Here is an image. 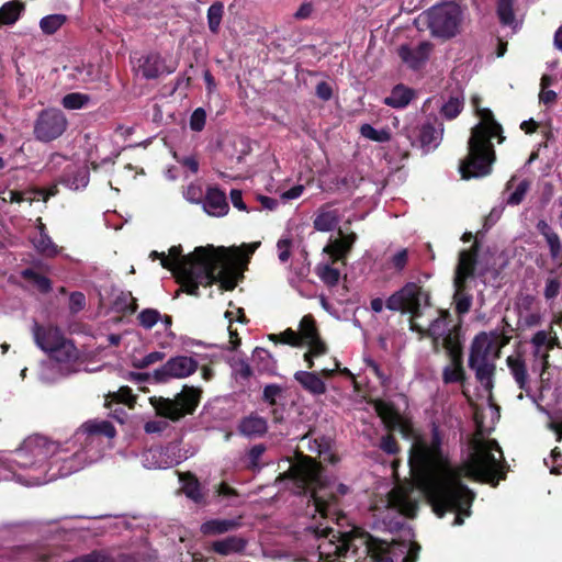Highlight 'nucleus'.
<instances>
[{"mask_svg": "<svg viewBox=\"0 0 562 562\" xmlns=\"http://www.w3.org/2000/svg\"><path fill=\"white\" fill-rule=\"evenodd\" d=\"M374 409L389 429L412 440L408 463L414 482L438 517L447 512L454 513L452 525L458 526L463 524V517L470 516L475 495L461 483V477L491 483L493 486L503 479V452L495 440L483 438L485 432L493 429L494 418L499 417L497 407L488 405L485 409L474 412L477 435L472 440L468 459L458 468L451 467L447 445L437 426L419 434L411 420L402 416L392 404L378 401Z\"/></svg>", "mask_w": 562, "mask_h": 562, "instance_id": "f257e3e1", "label": "nucleus"}, {"mask_svg": "<svg viewBox=\"0 0 562 562\" xmlns=\"http://www.w3.org/2000/svg\"><path fill=\"white\" fill-rule=\"evenodd\" d=\"M181 252V246H172L168 256L151 251L150 258H159L161 266L173 272L188 294L198 295L200 285L206 286L214 282H218L224 290L235 288L234 262L224 247L207 245L196 247L187 256Z\"/></svg>", "mask_w": 562, "mask_h": 562, "instance_id": "f03ea898", "label": "nucleus"}, {"mask_svg": "<svg viewBox=\"0 0 562 562\" xmlns=\"http://www.w3.org/2000/svg\"><path fill=\"white\" fill-rule=\"evenodd\" d=\"M58 445L43 436H31L22 447L15 450L9 459L0 460V480L14 479L25 486H38L57 479L60 471L52 472L50 458L54 463L60 456Z\"/></svg>", "mask_w": 562, "mask_h": 562, "instance_id": "7ed1b4c3", "label": "nucleus"}, {"mask_svg": "<svg viewBox=\"0 0 562 562\" xmlns=\"http://www.w3.org/2000/svg\"><path fill=\"white\" fill-rule=\"evenodd\" d=\"M315 538L319 540L318 562H334L335 557H346L349 552L361 558H370L372 562H393L395 548L358 528L350 532L334 530L328 526H310Z\"/></svg>", "mask_w": 562, "mask_h": 562, "instance_id": "20e7f679", "label": "nucleus"}, {"mask_svg": "<svg viewBox=\"0 0 562 562\" xmlns=\"http://www.w3.org/2000/svg\"><path fill=\"white\" fill-rule=\"evenodd\" d=\"M279 480L290 481L291 490L294 493L308 490L313 512L319 514L322 518L336 519L339 524L341 516L337 509L336 492L344 495L347 493V487L344 484L324 480L319 465L312 459L304 458L296 463H291L288 471L279 476Z\"/></svg>", "mask_w": 562, "mask_h": 562, "instance_id": "39448f33", "label": "nucleus"}, {"mask_svg": "<svg viewBox=\"0 0 562 562\" xmlns=\"http://www.w3.org/2000/svg\"><path fill=\"white\" fill-rule=\"evenodd\" d=\"M479 97L472 98V105L480 117V122L472 128L468 142V156L460 165L463 179L480 178L491 173L495 160V151L491 139L498 137L502 143V126L494 120L490 109L479 106Z\"/></svg>", "mask_w": 562, "mask_h": 562, "instance_id": "423d86ee", "label": "nucleus"}, {"mask_svg": "<svg viewBox=\"0 0 562 562\" xmlns=\"http://www.w3.org/2000/svg\"><path fill=\"white\" fill-rule=\"evenodd\" d=\"M116 430L108 420H88L74 434L71 445L74 452L69 458L59 457L60 476L69 475L100 460L105 450L104 440L101 436L111 440L115 437Z\"/></svg>", "mask_w": 562, "mask_h": 562, "instance_id": "0eeeda50", "label": "nucleus"}, {"mask_svg": "<svg viewBox=\"0 0 562 562\" xmlns=\"http://www.w3.org/2000/svg\"><path fill=\"white\" fill-rule=\"evenodd\" d=\"M504 344H498L496 333L485 331L476 335L471 344L469 368L474 371L476 380L487 392L493 389L495 360L499 357Z\"/></svg>", "mask_w": 562, "mask_h": 562, "instance_id": "6e6552de", "label": "nucleus"}, {"mask_svg": "<svg viewBox=\"0 0 562 562\" xmlns=\"http://www.w3.org/2000/svg\"><path fill=\"white\" fill-rule=\"evenodd\" d=\"M419 18L427 24L434 37L448 40L460 33L464 12L458 3L448 1L432 5Z\"/></svg>", "mask_w": 562, "mask_h": 562, "instance_id": "1a4fd4ad", "label": "nucleus"}, {"mask_svg": "<svg viewBox=\"0 0 562 562\" xmlns=\"http://www.w3.org/2000/svg\"><path fill=\"white\" fill-rule=\"evenodd\" d=\"M201 392L195 387L186 386L173 400H156L154 406L161 417L179 420L187 414L194 412L200 402Z\"/></svg>", "mask_w": 562, "mask_h": 562, "instance_id": "9d476101", "label": "nucleus"}, {"mask_svg": "<svg viewBox=\"0 0 562 562\" xmlns=\"http://www.w3.org/2000/svg\"><path fill=\"white\" fill-rule=\"evenodd\" d=\"M428 294L415 282L406 283L385 302L391 311L417 315L422 305L428 304Z\"/></svg>", "mask_w": 562, "mask_h": 562, "instance_id": "9b49d317", "label": "nucleus"}, {"mask_svg": "<svg viewBox=\"0 0 562 562\" xmlns=\"http://www.w3.org/2000/svg\"><path fill=\"white\" fill-rule=\"evenodd\" d=\"M475 263V252L472 250H462L459 256V262L454 277V304L459 314H465L472 305V296L463 291L465 280L472 276Z\"/></svg>", "mask_w": 562, "mask_h": 562, "instance_id": "f8f14e48", "label": "nucleus"}, {"mask_svg": "<svg viewBox=\"0 0 562 562\" xmlns=\"http://www.w3.org/2000/svg\"><path fill=\"white\" fill-rule=\"evenodd\" d=\"M67 125L68 121L60 110H43L34 123V136L40 142L48 143L60 137Z\"/></svg>", "mask_w": 562, "mask_h": 562, "instance_id": "ddd939ff", "label": "nucleus"}, {"mask_svg": "<svg viewBox=\"0 0 562 562\" xmlns=\"http://www.w3.org/2000/svg\"><path fill=\"white\" fill-rule=\"evenodd\" d=\"M188 458L179 443H169L162 448H153L144 451L140 462L148 470H159L172 468Z\"/></svg>", "mask_w": 562, "mask_h": 562, "instance_id": "4468645a", "label": "nucleus"}, {"mask_svg": "<svg viewBox=\"0 0 562 562\" xmlns=\"http://www.w3.org/2000/svg\"><path fill=\"white\" fill-rule=\"evenodd\" d=\"M532 347L531 371L542 375L548 367L550 351L558 346L557 333L550 327L548 330H538L530 340Z\"/></svg>", "mask_w": 562, "mask_h": 562, "instance_id": "2eb2a0df", "label": "nucleus"}, {"mask_svg": "<svg viewBox=\"0 0 562 562\" xmlns=\"http://www.w3.org/2000/svg\"><path fill=\"white\" fill-rule=\"evenodd\" d=\"M199 368V362L187 356L170 358L165 364L154 371L157 382H167L171 379H184L193 374Z\"/></svg>", "mask_w": 562, "mask_h": 562, "instance_id": "dca6fc26", "label": "nucleus"}, {"mask_svg": "<svg viewBox=\"0 0 562 562\" xmlns=\"http://www.w3.org/2000/svg\"><path fill=\"white\" fill-rule=\"evenodd\" d=\"M49 356L56 363L42 366L40 379L46 383L56 380L55 375L61 370L63 364H72L78 359V350L71 341L66 340L61 346L50 351Z\"/></svg>", "mask_w": 562, "mask_h": 562, "instance_id": "f3484780", "label": "nucleus"}, {"mask_svg": "<svg viewBox=\"0 0 562 562\" xmlns=\"http://www.w3.org/2000/svg\"><path fill=\"white\" fill-rule=\"evenodd\" d=\"M297 334L301 345L305 344L308 347V351L304 355V360L307 362L308 368H312L314 366L313 359L325 355L327 349L317 335L315 323L311 315H305L301 319Z\"/></svg>", "mask_w": 562, "mask_h": 562, "instance_id": "a211bd4d", "label": "nucleus"}, {"mask_svg": "<svg viewBox=\"0 0 562 562\" xmlns=\"http://www.w3.org/2000/svg\"><path fill=\"white\" fill-rule=\"evenodd\" d=\"M413 492L414 487L412 485L394 487L387 497L389 507L396 509L404 516L414 517L417 509V501L413 497Z\"/></svg>", "mask_w": 562, "mask_h": 562, "instance_id": "6ab92c4d", "label": "nucleus"}, {"mask_svg": "<svg viewBox=\"0 0 562 562\" xmlns=\"http://www.w3.org/2000/svg\"><path fill=\"white\" fill-rule=\"evenodd\" d=\"M32 331L36 346L47 353L67 340L61 331L54 326H41L35 323Z\"/></svg>", "mask_w": 562, "mask_h": 562, "instance_id": "aec40b11", "label": "nucleus"}, {"mask_svg": "<svg viewBox=\"0 0 562 562\" xmlns=\"http://www.w3.org/2000/svg\"><path fill=\"white\" fill-rule=\"evenodd\" d=\"M432 50L429 42H420L416 45H402L398 48V55L402 61L413 69H418L428 59Z\"/></svg>", "mask_w": 562, "mask_h": 562, "instance_id": "412c9836", "label": "nucleus"}, {"mask_svg": "<svg viewBox=\"0 0 562 562\" xmlns=\"http://www.w3.org/2000/svg\"><path fill=\"white\" fill-rule=\"evenodd\" d=\"M506 363L518 387L528 393L530 391V374L526 357L517 351L507 357Z\"/></svg>", "mask_w": 562, "mask_h": 562, "instance_id": "4be33fe9", "label": "nucleus"}, {"mask_svg": "<svg viewBox=\"0 0 562 562\" xmlns=\"http://www.w3.org/2000/svg\"><path fill=\"white\" fill-rule=\"evenodd\" d=\"M202 207L206 214L215 217L225 216L229 210L225 193L213 187L206 190Z\"/></svg>", "mask_w": 562, "mask_h": 562, "instance_id": "5701e85b", "label": "nucleus"}, {"mask_svg": "<svg viewBox=\"0 0 562 562\" xmlns=\"http://www.w3.org/2000/svg\"><path fill=\"white\" fill-rule=\"evenodd\" d=\"M171 71V69H166L162 58L157 54L139 58L136 66V72L145 79H155L165 72L170 74Z\"/></svg>", "mask_w": 562, "mask_h": 562, "instance_id": "b1692460", "label": "nucleus"}, {"mask_svg": "<svg viewBox=\"0 0 562 562\" xmlns=\"http://www.w3.org/2000/svg\"><path fill=\"white\" fill-rule=\"evenodd\" d=\"M339 234L341 235L340 239L329 243L323 249L325 254L333 258V262L345 259L357 239L353 233L344 236L341 231H339Z\"/></svg>", "mask_w": 562, "mask_h": 562, "instance_id": "393cba45", "label": "nucleus"}, {"mask_svg": "<svg viewBox=\"0 0 562 562\" xmlns=\"http://www.w3.org/2000/svg\"><path fill=\"white\" fill-rule=\"evenodd\" d=\"M248 541L241 536H229L212 543V550L221 555L241 553Z\"/></svg>", "mask_w": 562, "mask_h": 562, "instance_id": "a878e982", "label": "nucleus"}, {"mask_svg": "<svg viewBox=\"0 0 562 562\" xmlns=\"http://www.w3.org/2000/svg\"><path fill=\"white\" fill-rule=\"evenodd\" d=\"M339 223V213L328 205L322 206L314 218V228L318 232H330Z\"/></svg>", "mask_w": 562, "mask_h": 562, "instance_id": "bb28decb", "label": "nucleus"}, {"mask_svg": "<svg viewBox=\"0 0 562 562\" xmlns=\"http://www.w3.org/2000/svg\"><path fill=\"white\" fill-rule=\"evenodd\" d=\"M294 379L313 395H323L326 392V384L315 372L297 371Z\"/></svg>", "mask_w": 562, "mask_h": 562, "instance_id": "cd10ccee", "label": "nucleus"}, {"mask_svg": "<svg viewBox=\"0 0 562 562\" xmlns=\"http://www.w3.org/2000/svg\"><path fill=\"white\" fill-rule=\"evenodd\" d=\"M239 526L238 519H211L203 522L200 530L205 536H217L236 530Z\"/></svg>", "mask_w": 562, "mask_h": 562, "instance_id": "c85d7f7f", "label": "nucleus"}, {"mask_svg": "<svg viewBox=\"0 0 562 562\" xmlns=\"http://www.w3.org/2000/svg\"><path fill=\"white\" fill-rule=\"evenodd\" d=\"M442 380L446 384L462 382L464 380L462 358L459 352H451V361L448 366L443 368Z\"/></svg>", "mask_w": 562, "mask_h": 562, "instance_id": "c756f323", "label": "nucleus"}, {"mask_svg": "<svg viewBox=\"0 0 562 562\" xmlns=\"http://www.w3.org/2000/svg\"><path fill=\"white\" fill-rule=\"evenodd\" d=\"M251 359L260 373L276 374L277 361L268 350L260 347L255 348Z\"/></svg>", "mask_w": 562, "mask_h": 562, "instance_id": "7c9ffc66", "label": "nucleus"}, {"mask_svg": "<svg viewBox=\"0 0 562 562\" xmlns=\"http://www.w3.org/2000/svg\"><path fill=\"white\" fill-rule=\"evenodd\" d=\"M238 428L247 437L261 436L267 430V422L260 416L250 415L240 422Z\"/></svg>", "mask_w": 562, "mask_h": 562, "instance_id": "2f4dec72", "label": "nucleus"}, {"mask_svg": "<svg viewBox=\"0 0 562 562\" xmlns=\"http://www.w3.org/2000/svg\"><path fill=\"white\" fill-rule=\"evenodd\" d=\"M414 97V91L403 85L393 88L391 94L385 98V104L392 108H405Z\"/></svg>", "mask_w": 562, "mask_h": 562, "instance_id": "473e14b6", "label": "nucleus"}, {"mask_svg": "<svg viewBox=\"0 0 562 562\" xmlns=\"http://www.w3.org/2000/svg\"><path fill=\"white\" fill-rule=\"evenodd\" d=\"M441 136L442 130H437L430 124L424 125L419 136L423 148L427 151L436 148L441 140Z\"/></svg>", "mask_w": 562, "mask_h": 562, "instance_id": "72a5a7b5", "label": "nucleus"}, {"mask_svg": "<svg viewBox=\"0 0 562 562\" xmlns=\"http://www.w3.org/2000/svg\"><path fill=\"white\" fill-rule=\"evenodd\" d=\"M23 10V4L18 1H9L0 8V24H14Z\"/></svg>", "mask_w": 562, "mask_h": 562, "instance_id": "f704fd0d", "label": "nucleus"}, {"mask_svg": "<svg viewBox=\"0 0 562 562\" xmlns=\"http://www.w3.org/2000/svg\"><path fill=\"white\" fill-rule=\"evenodd\" d=\"M32 243L36 250L45 256L52 257L58 252L57 246L46 232H40L33 237Z\"/></svg>", "mask_w": 562, "mask_h": 562, "instance_id": "c9c22d12", "label": "nucleus"}, {"mask_svg": "<svg viewBox=\"0 0 562 562\" xmlns=\"http://www.w3.org/2000/svg\"><path fill=\"white\" fill-rule=\"evenodd\" d=\"M67 21L65 14H49L41 19L40 29L46 35L56 33Z\"/></svg>", "mask_w": 562, "mask_h": 562, "instance_id": "e433bc0d", "label": "nucleus"}, {"mask_svg": "<svg viewBox=\"0 0 562 562\" xmlns=\"http://www.w3.org/2000/svg\"><path fill=\"white\" fill-rule=\"evenodd\" d=\"M317 277L328 286H335L338 284L340 279V272L338 269L333 268L329 263H319L315 268Z\"/></svg>", "mask_w": 562, "mask_h": 562, "instance_id": "4c0bfd02", "label": "nucleus"}, {"mask_svg": "<svg viewBox=\"0 0 562 562\" xmlns=\"http://www.w3.org/2000/svg\"><path fill=\"white\" fill-rule=\"evenodd\" d=\"M497 14L504 25H508L516 30L517 22L514 16L513 0H499Z\"/></svg>", "mask_w": 562, "mask_h": 562, "instance_id": "58836bf2", "label": "nucleus"}, {"mask_svg": "<svg viewBox=\"0 0 562 562\" xmlns=\"http://www.w3.org/2000/svg\"><path fill=\"white\" fill-rule=\"evenodd\" d=\"M360 134L362 137L376 143H385L391 138L387 128L376 130L370 124H362L360 126Z\"/></svg>", "mask_w": 562, "mask_h": 562, "instance_id": "ea45409f", "label": "nucleus"}, {"mask_svg": "<svg viewBox=\"0 0 562 562\" xmlns=\"http://www.w3.org/2000/svg\"><path fill=\"white\" fill-rule=\"evenodd\" d=\"M90 101V97L80 92H72L66 94L61 99V104L67 110H79L85 108Z\"/></svg>", "mask_w": 562, "mask_h": 562, "instance_id": "a19ab883", "label": "nucleus"}, {"mask_svg": "<svg viewBox=\"0 0 562 562\" xmlns=\"http://www.w3.org/2000/svg\"><path fill=\"white\" fill-rule=\"evenodd\" d=\"M181 481L183 482L182 490L184 494L193 502L200 503L203 498V495L201 493L198 480L192 475H187L181 477Z\"/></svg>", "mask_w": 562, "mask_h": 562, "instance_id": "79ce46f5", "label": "nucleus"}, {"mask_svg": "<svg viewBox=\"0 0 562 562\" xmlns=\"http://www.w3.org/2000/svg\"><path fill=\"white\" fill-rule=\"evenodd\" d=\"M224 7L221 2L213 3L207 10V23L212 33L220 30Z\"/></svg>", "mask_w": 562, "mask_h": 562, "instance_id": "37998d69", "label": "nucleus"}, {"mask_svg": "<svg viewBox=\"0 0 562 562\" xmlns=\"http://www.w3.org/2000/svg\"><path fill=\"white\" fill-rule=\"evenodd\" d=\"M89 182V172L87 168H80L75 176H67L65 178L66 186L71 190H79L86 188Z\"/></svg>", "mask_w": 562, "mask_h": 562, "instance_id": "c03bdc74", "label": "nucleus"}, {"mask_svg": "<svg viewBox=\"0 0 562 562\" xmlns=\"http://www.w3.org/2000/svg\"><path fill=\"white\" fill-rule=\"evenodd\" d=\"M464 100L460 97H451L441 108L445 117L451 120L457 117L463 109Z\"/></svg>", "mask_w": 562, "mask_h": 562, "instance_id": "a18cd8bd", "label": "nucleus"}, {"mask_svg": "<svg viewBox=\"0 0 562 562\" xmlns=\"http://www.w3.org/2000/svg\"><path fill=\"white\" fill-rule=\"evenodd\" d=\"M113 307L117 312H134L136 308L135 299L130 292H120L113 302Z\"/></svg>", "mask_w": 562, "mask_h": 562, "instance_id": "49530a36", "label": "nucleus"}, {"mask_svg": "<svg viewBox=\"0 0 562 562\" xmlns=\"http://www.w3.org/2000/svg\"><path fill=\"white\" fill-rule=\"evenodd\" d=\"M231 368L235 378H239L241 380H248L252 374L250 366L244 359H232Z\"/></svg>", "mask_w": 562, "mask_h": 562, "instance_id": "de8ad7c7", "label": "nucleus"}, {"mask_svg": "<svg viewBox=\"0 0 562 562\" xmlns=\"http://www.w3.org/2000/svg\"><path fill=\"white\" fill-rule=\"evenodd\" d=\"M159 318L160 313L157 310L153 308H146L142 311L138 315L140 325L146 329H150L154 325H156Z\"/></svg>", "mask_w": 562, "mask_h": 562, "instance_id": "09e8293b", "label": "nucleus"}, {"mask_svg": "<svg viewBox=\"0 0 562 562\" xmlns=\"http://www.w3.org/2000/svg\"><path fill=\"white\" fill-rule=\"evenodd\" d=\"M183 196L190 203L202 204L204 200L202 186L198 183L189 184L183 192Z\"/></svg>", "mask_w": 562, "mask_h": 562, "instance_id": "8fccbe9b", "label": "nucleus"}, {"mask_svg": "<svg viewBox=\"0 0 562 562\" xmlns=\"http://www.w3.org/2000/svg\"><path fill=\"white\" fill-rule=\"evenodd\" d=\"M530 183L528 180H522L518 183L514 192H512L507 198V204L509 205H518L525 198Z\"/></svg>", "mask_w": 562, "mask_h": 562, "instance_id": "3c124183", "label": "nucleus"}, {"mask_svg": "<svg viewBox=\"0 0 562 562\" xmlns=\"http://www.w3.org/2000/svg\"><path fill=\"white\" fill-rule=\"evenodd\" d=\"M269 339L273 341H281L291 346H301L299 334L290 328L280 335H269Z\"/></svg>", "mask_w": 562, "mask_h": 562, "instance_id": "603ef678", "label": "nucleus"}, {"mask_svg": "<svg viewBox=\"0 0 562 562\" xmlns=\"http://www.w3.org/2000/svg\"><path fill=\"white\" fill-rule=\"evenodd\" d=\"M542 315L539 311L520 312L518 322L521 326L533 327L541 323Z\"/></svg>", "mask_w": 562, "mask_h": 562, "instance_id": "864d4df0", "label": "nucleus"}, {"mask_svg": "<svg viewBox=\"0 0 562 562\" xmlns=\"http://www.w3.org/2000/svg\"><path fill=\"white\" fill-rule=\"evenodd\" d=\"M408 261V251L405 248L398 249L389 259V265L396 271H402Z\"/></svg>", "mask_w": 562, "mask_h": 562, "instance_id": "5fc2aeb1", "label": "nucleus"}, {"mask_svg": "<svg viewBox=\"0 0 562 562\" xmlns=\"http://www.w3.org/2000/svg\"><path fill=\"white\" fill-rule=\"evenodd\" d=\"M292 239L289 236L281 237L277 243L278 258L281 262H286L291 255Z\"/></svg>", "mask_w": 562, "mask_h": 562, "instance_id": "6e6d98bb", "label": "nucleus"}, {"mask_svg": "<svg viewBox=\"0 0 562 562\" xmlns=\"http://www.w3.org/2000/svg\"><path fill=\"white\" fill-rule=\"evenodd\" d=\"M206 113L203 109H196L190 117V127L192 131L201 132L204 128Z\"/></svg>", "mask_w": 562, "mask_h": 562, "instance_id": "4d7b16f0", "label": "nucleus"}, {"mask_svg": "<svg viewBox=\"0 0 562 562\" xmlns=\"http://www.w3.org/2000/svg\"><path fill=\"white\" fill-rule=\"evenodd\" d=\"M23 274L31 279L42 292H48L50 290V281L47 278L40 276L32 270H25Z\"/></svg>", "mask_w": 562, "mask_h": 562, "instance_id": "13d9d810", "label": "nucleus"}, {"mask_svg": "<svg viewBox=\"0 0 562 562\" xmlns=\"http://www.w3.org/2000/svg\"><path fill=\"white\" fill-rule=\"evenodd\" d=\"M544 463L547 467L550 468L551 473L559 474L561 472L562 454L560 453L558 448H554L551 451L550 458L544 459Z\"/></svg>", "mask_w": 562, "mask_h": 562, "instance_id": "bf43d9fd", "label": "nucleus"}, {"mask_svg": "<svg viewBox=\"0 0 562 562\" xmlns=\"http://www.w3.org/2000/svg\"><path fill=\"white\" fill-rule=\"evenodd\" d=\"M108 397H112L113 401L124 403L128 406H132L135 401L131 389L127 386L121 387L116 393L110 394Z\"/></svg>", "mask_w": 562, "mask_h": 562, "instance_id": "052dcab7", "label": "nucleus"}, {"mask_svg": "<svg viewBox=\"0 0 562 562\" xmlns=\"http://www.w3.org/2000/svg\"><path fill=\"white\" fill-rule=\"evenodd\" d=\"M282 393V387L278 384L266 385L263 390V400L270 405L276 404L277 397Z\"/></svg>", "mask_w": 562, "mask_h": 562, "instance_id": "680f3d73", "label": "nucleus"}, {"mask_svg": "<svg viewBox=\"0 0 562 562\" xmlns=\"http://www.w3.org/2000/svg\"><path fill=\"white\" fill-rule=\"evenodd\" d=\"M168 427V423L165 419L149 420L144 425L146 434H159Z\"/></svg>", "mask_w": 562, "mask_h": 562, "instance_id": "e2e57ef3", "label": "nucleus"}, {"mask_svg": "<svg viewBox=\"0 0 562 562\" xmlns=\"http://www.w3.org/2000/svg\"><path fill=\"white\" fill-rule=\"evenodd\" d=\"M265 452V447L262 445L254 446L248 452L249 467L256 469L259 467V461Z\"/></svg>", "mask_w": 562, "mask_h": 562, "instance_id": "0e129e2a", "label": "nucleus"}, {"mask_svg": "<svg viewBox=\"0 0 562 562\" xmlns=\"http://www.w3.org/2000/svg\"><path fill=\"white\" fill-rule=\"evenodd\" d=\"M546 240L550 249L551 258L553 260H558L562 251V246L558 234L551 236L550 238H547Z\"/></svg>", "mask_w": 562, "mask_h": 562, "instance_id": "69168bd1", "label": "nucleus"}, {"mask_svg": "<svg viewBox=\"0 0 562 562\" xmlns=\"http://www.w3.org/2000/svg\"><path fill=\"white\" fill-rule=\"evenodd\" d=\"M560 291V282L557 279H549L544 288V296L548 300L558 296Z\"/></svg>", "mask_w": 562, "mask_h": 562, "instance_id": "338daca9", "label": "nucleus"}, {"mask_svg": "<svg viewBox=\"0 0 562 562\" xmlns=\"http://www.w3.org/2000/svg\"><path fill=\"white\" fill-rule=\"evenodd\" d=\"M86 304V297L80 292H75L70 295L69 305L72 312H78L83 308Z\"/></svg>", "mask_w": 562, "mask_h": 562, "instance_id": "774afa93", "label": "nucleus"}]
</instances>
